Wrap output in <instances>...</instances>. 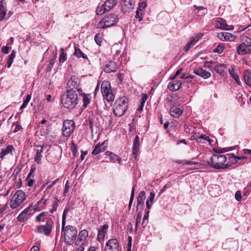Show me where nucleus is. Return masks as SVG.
Masks as SVG:
<instances>
[{
  "mask_svg": "<svg viewBox=\"0 0 251 251\" xmlns=\"http://www.w3.org/2000/svg\"><path fill=\"white\" fill-rule=\"evenodd\" d=\"M68 210H64L62 216V233L63 235L65 242L69 245H72L76 239L77 234V228L73 226H65L66 214Z\"/></svg>",
  "mask_w": 251,
  "mask_h": 251,
  "instance_id": "f257e3e1",
  "label": "nucleus"
},
{
  "mask_svg": "<svg viewBox=\"0 0 251 251\" xmlns=\"http://www.w3.org/2000/svg\"><path fill=\"white\" fill-rule=\"evenodd\" d=\"M95 41L96 43V44L98 45H100L101 42V37L100 36V34H97L95 36Z\"/></svg>",
  "mask_w": 251,
  "mask_h": 251,
  "instance_id": "6e6d98bb",
  "label": "nucleus"
},
{
  "mask_svg": "<svg viewBox=\"0 0 251 251\" xmlns=\"http://www.w3.org/2000/svg\"><path fill=\"white\" fill-rule=\"evenodd\" d=\"M6 2L2 0L0 1V21H2L4 19L6 13Z\"/></svg>",
  "mask_w": 251,
  "mask_h": 251,
  "instance_id": "b1692460",
  "label": "nucleus"
},
{
  "mask_svg": "<svg viewBox=\"0 0 251 251\" xmlns=\"http://www.w3.org/2000/svg\"><path fill=\"white\" fill-rule=\"evenodd\" d=\"M101 92L102 96L108 101L114 100L115 96L111 90L110 83L107 81H103L101 85Z\"/></svg>",
  "mask_w": 251,
  "mask_h": 251,
  "instance_id": "423d86ee",
  "label": "nucleus"
},
{
  "mask_svg": "<svg viewBox=\"0 0 251 251\" xmlns=\"http://www.w3.org/2000/svg\"><path fill=\"white\" fill-rule=\"evenodd\" d=\"M146 7V3L145 1L140 2L139 3L138 7L137 9V11L144 12V10Z\"/></svg>",
  "mask_w": 251,
  "mask_h": 251,
  "instance_id": "603ef678",
  "label": "nucleus"
},
{
  "mask_svg": "<svg viewBox=\"0 0 251 251\" xmlns=\"http://www.w3.org/2000/svg\"><path fill=\"white\" fill-rule=\"evenodd\" d=\"M72 151L74 154H75L77 151V146L75 145L73 142H72Z\"/></svg>",
  "mask_w": 251,
  "mask_h": 251,
  "instance_id": "338daca9",
  "label": "nucleus"
},
{
  "mask_svg": "<svg viewBox=\"0 0 251 251\" xmlns=\"http://www.w3.org/2000/svg\"><path fill=\"white\" fill-rule=\"evenodd\" d=\"M212 64H213V63L211 61V62L206 61V62H204V66L206 68H211L212 67H213V66L212 65Z\"/></svg>",
  "mask_w": 251,
  "mask_h": 251,
  "instance_id": "0e129e2a",
  "label": "nucleus"
},
{
  "mask_svg": "<svg viewBox=\"0 0 251 251\" xmlns=\"http://www.w3.org/2000/svg\"><path fill=\"white\" fill-rule=\"evenodd\" d=\"M182 113V110L179 107L173 105L170 109L171 115L175 118L178 117Z\"/></svg>",
  "mask_w": 251,
  "mask_h": 251,
  "instance_id": "393cba45",
  "label": "nucleus"
},
{
  "mask_svg": "<svg viewBox=\"0 0 251 251\" xmlns=\"http://www.w3.org/2000/svg\"><path fill=\"white\" fill-rule=\"evenodd\" d=\"M194 73L204 79L208 78L211 76V74L209 72H206L201 68L195 69L194 70Z\"/></svg>",
  "mask_w": 251,
  "mask_h": 251,
  "instance_id": "aec40b11",
  "label": "nucleus"
},
{
  "mask_svg": "<svg viewBox=\"0 0 251 251\" xmlns=\"http://www.w3.org/2000/svg\"><path fill=\"white\" fill-rule=\"evenodd\" d=\"M67 85L69 88L71 89V90H73L74 88L76 87L77 86V78L76 76H71L68 80Z\"/></svg>",
  "mask_w": 251,
  "mask_h": 251,
  "instance_id": "bb28decb",
  "label": "nucleus"
},
{
  "mask_svg": "<svg viewBox=\"0 0 251 251\" xmlns=\"http://www.w3.org/2000/svg\"><path fill=\"white\" fill-rule=\"evenodd\" d=\"M181 85V81L176 80L169 83L168 85V88L172 91H176L180 88Z\"/></svg>",
  "mask_w": 251,
  "mask_h": 251,
  "instance_id": "4be33fe9",
  "label": "nucleus"
},
{
  "mask_svg": "<svg viewBox=\"0 0 251 251\" xmlns=\"http://www.w3.org/2000/svg\"><path fill=\"white\" fill-rule=\"evenodd\" d=\"M106 150V147L104 146V142L101 144H98L96 145L94 149L92 152V154L93 155H97L99 153L104 151Z\"/></svg>",
  "mask_w": 251,
  "mask_h": 251,
  "instance_id": "5701e85b",
  "label": "nucleus"
},
{
  "mask_svg": "<svg viewBox=\"0 0 251 251\" xmlns=\"http://www.w3.org/2000/svg\"><path fill=\"white\" fill-rule=\"evenodd\" d=\"M224 68L225 65L222 64H219L214 66V69L218 73L222 74L224 72Z\"/></svg>",
  "mask_w": 251,
  "mask_h": 251,
  "instance_id": "79ce46f5",
  "label": "nucleus"
},
{
  "mask_svg": "<svg viewBox=\"0 0 251 251\" xmlns=\"http://www.w3.org/2000/svg\"><path fill=\"white\" fill-rule=\"evenodd\" d=\"M217 36L222 41H233L235 39L234 35L228 32L219 33Z\"/></svg>",
  "mask_w": 251,
  "mask_h": 251,
  "instance_id": "2eb2a0df",
  "label": "nucleus"
},
{
  "mask_svg": "<svg viewBox=\"0 0 251 251\" xmlns=\"http://www.w3.org/2000/svg\"><path fill=\"white\" fill-rule=\"evenodd\" d=\"M105 154L106 155L109 157L111 161L115 162V161H117L119 164L121 163V159L116 154L109 151H106Z\"/></svg>",
  "mask_w": 251,
  "mask_h": 251,
  "instance_id": "c85d7f7f",
  "label": "nucleus"
},
{
  "mask_svg": "<svg viewBox=\"0 0 251 251\" xmlns=\"http://www.w3.org/2000/svg\"><path fill=\"white\" fill-rule=\"evenodd\" d=\"M241 193L240 191H238L236 192L235 195V198L237 201H240L241 200Z\"/></svg>",
  "mask_w": 251,
  "mask_h": 251,
  "instance_id": "bf43d9fd",
  "label": "nucleus"
},
{
  "mask_svg": "<svg viewBox=\"0 0 251 251\" xmlns=\"http://www.w3.org/2000/svg\"><path fill=\"white\" fill-rule=\"evenodd\" d=\"M134 188L133 187L132 192H131V196H130L129 202V208H130V207L132 204V201L134 199Z\"/></svg>",
  "mask_w": 251,
  "mask_h": 251,
  "instance_id": "4d7b16f0",
  "label": "nucleus"
},
{
  "mask_svg": "<svg viewBox=\"0 0 251 251\" xmlns=\"http://www.w3.org/2000/svg\"><path fill=\"white\" fill-rule=\"evenodd\" d=\"M192 46H193L192 45V43H190V42H189L188 43H187V44L184 47V50L187 52L189 50L190 48L191 47H192Z\"/></svg>",
  "mask_w": 251,
  "mask_h": 251,
  "instance_id": "e2e57ef3",
  "label": "nucleus"
},
{
  "mask_svg": "<svg viewBox=\"0 0 251 251\" xmlns=\"http://www.w3.org/2000/svg\"><path fill=\"white\" fill-rule=\"evenodd\" d=\"M227 157L225 155L214 154L213 155L210 161L208 162L209 165L216 169H225L230 167V164L225 163Z\"/></svg>",
  "mask_w": 251,
  "mask_h": 251,
  "instance_id": "7ed1b4c3",
  "label": "nucleus"
},
{
  "mask_svg": "<svg viewBox=\"0 0 251 251\" xmlns=\"http://www.w3.org/2000/svg\"><path fill=\"white\" fill-rule=\"evenodd\" d=\"M116 3V0H106L103 4L104 7H105V9L108 11L113 8Z\"/></svg>",
  "mask_w": 251,
  "mask_h": 251,
  "instance_id": "2f4dec72",
  "label": "nucleus"
},
{
  "mask_svg": "<svg viewBox=\"0 0 251 251\" xmlns=\"http://www.w3.org/2000/svg\"><path fill=\"white\" fill-rule=\"evenodd\" d=\"M148 98V95L146 94H142L141 103L145 104V101L147 100Z\"/></svg>",
  "mask_w": 251,
  "mask_h": 251,
  "instance_id": "052dcab7",
  "label": "nucleus"
},
{
  "mask_svg": "<svg viewBox=\"0 0 251 251\" xmlns=\"http://www.w3.org/2000/svg\"><path fill=\"white\" fill-rule=\"evenodd\" d=\"M108 228V225L107 224L100 226V229H99L97 236V239L100 242L103 240L105 234L107 232Z\"/></svg>",
  "mask_w": 251,
  "mask_h": 251,
  "instance_id": "dca6fc26",
  "label": "nucleus"
},
{
  "mask_svg": "<svg viewBox=\"0 0 251 251\" xmlns=\"http://www.w3.org/2000/svg\"><path fill=\"white\" fill-rule=\"evenodd\" d=\"M140 147V141L139 137L138 135H136L133 141V151H132V156L133 158L136 159L137 153L139 150Z\"/></svg>",
  "mask_w": 251,
  "mask_h": 251,
  "instance_id": "f3484780",
  "label": "nucleus"
},
{
  "mask_svg": "<svg viewBox=\"0 0 251 251\" xmlns=\"http://www.w3.org/2000/svg\"><path fill=\"white\" fill-rule=\"evenodd\" d=\"M146 199V193L144 191H141L138 195L137 199V208H138L139 206H143L144 204V201Z\"/></svg>",
  "mask_w": 251,
  "mask_h": 251,
  "instance_id": "cd10ccee",
  "label": "nucleus"
},
{
  "mask_svg": "<svg viewBox=\"0 0 251 251\" xmlns=\"http://www.w3.org/2000/svg\"><path fill=\"white\" fill-rule=\"evenodd\" d=\"M61 52L59 55V61L63 63L67 60V54L64 52L63 48H61Z\"/></svg>",
  "mask_w": 251,
  "mask_h": 251,
  "instance_id": "37998d69",
  "label": "nucleus"
},
{
  "mask_svg": "<svg viewBox=\"0 0 251 251\" xmlns=\"http://www.w3.org/2000/svg\"><path fill=\"white\" fill-rule=\"evenodd\" d=\"M215 26L216 27L227 30H231L233 29V26L232 25H228L226 21L223 19L218 18L215 20Z\"/></svg>",
  "mask_w": 251,
  "mask_h": 251,
  "instance_id": "f8f14e48",
  "label": "nucleus"
},
{
  "mask_svg": "<svg viewBox=\"0 0 251 251\" xmlns=\"http://www.w3.org/2000/svg\"><path fill=\"white\" fill-rule=\"evenodd\" d=\"M142 217V213L141 212H139L137 213L136 218V224H135V229L137 230V228L138 227V225L141 222Z\"/></svg>",
  "mask_w": 251,
  "mask_h": 251,
  "instance_id": "8fccbe9b",
  "label": "nucleus"
},
{
  "mask_svg": "<svg viewBox=\"0 0 251 251\" xmlns=\"http://www.w3.org/2000/svg\"><path fill=\"white\" fill-rule=\"evenodd\" d=\"M75 128V122L72 120H65L63 122L62 132L65 137H69Z\"/></svg>",
  "mask_w": 251,
  "mask_h": 251,
  "instance_id": "6e6552de",
  "label": "nucleus"
},
{
  "mask_svg": "<svg viewBox=\"0 0 251 251\" xmlns=\"http://www.w3.org/2000/svg\"><path fill=\"white\" fill-rule=\"evenodd\" d=\"M88 236V232L86 229L82 230L80 231L78 234L77 240L75 244L76 246H78L81 244L84 245V242Z\"/></svg>",
  "mask_w": 251,
  "mask_h": 251,
  "instance_id": "4468645a",
  "label": "nucleus"
},
{
  "mask_svg": "<svg viewBox=\"0 0 251 251\" xmlns=\"http://www.w3.org/2000/svg\"><path fill=\"white\" fill-rule=\"evenodd\" d=\"M128 102L125 97L120 98L117 100L113 105V113L116 116L121 117L127 110Z\"/></svg>",
  "mask_w": 251,
  "mask_h": 251,
  "instance_id": "20e7f679",
  "label": "nucleus"
},
{
  "mask_svg": "<svg viewBox=\"0 0 251 251\" xmlns=\"http://www.w3.org/2000/svg\"><path fill=\"white\" fill-rule=\"evenodd\" d=\"M15 57V52L13 51L9 55L7 60V67L10 68L13 62L14 58Z\"/></svg>",
  "mask_w": 251,
  "mask_h": 251,
  "instance_id": "ea45409f",
  "label": "nucleus"
},
{
  "mask_svg": "<svg viewBox=\"0 0 251 251\" xmlns=\"http://www.w3.org/2000/svg\"><path fill=\"white\" fill-rule=\"evenodd\" d=\"M232 150H233L232 147L225 148H222V149H220L217 150L216 152L220 153H224V152L231 151Z\"/></svg>",
  "mask_w": 251,
  "mask_h": 251,
  "instance_id": "864d4df0",
  "label": "nucleus"
},
{
  "mask_svg": "<svg viewBox=\"0 0 251 251\" xmlns=\"http://www.w3.org/2000/svg\"><path fill=\"white\" fill-rule=\"evenodd\" d=\"M200 136L202 139V140H204L207 141L209 142V144H211L212 140L210 139L208 136L204 134H202Z\"/></svg>",
  "mask_w": 251,
  "mask_h": 251,
  "instance_id": "680f3d73",
  "label": "nucleus"
},
{
  "mask_svg": "<svg viewBox=\"0 0 251 251\" xmlns=\"http://www.w3.org/2000/svg\"><path fill=\"white\" fill-rule=\"evenodd\" d=\"M117 70V67L116 63L113 61H109L106 64L104 70L106 73H109L115 72Z\"/></svg>",
  "mask_w": 251,
  "mask_h": 251,
  "instance_id": "6ab92c4d",
  "label": "nucleus"
},
{
  "mask_svg": "<svg viewBox=\"0 0 251 251\" xmlns=\"http://www.w3.org/2000/svg\"><path fill=\"white\" fill-rule=\"evenodd\" d=\"M242 44L245 45L246 46L249 47H251V38L247 36H244L242 38Z\"/></svg>",
  "mask_w": 251,
  "mask_h": 251,
  "instance_id": "a18cd8bd",
  "label": "nucleus"
},
{
  "mask_svg": "<svg viewBox=\"0 0 251 251\" xmlns=\"http://www.w3.org/2000/svg\"><path fill=\"white\" fill-rule=\"evenodd\" d=\"M244 79L246 84L251 87V71L246 70L244 73Z\"/></svg>",
  "mask_w": 251,
  "mask_h": 251,
  "instance_id": "7c9ffc66",
  "label": "nucleus"
},
{
  "mask_svg": "<svg viewBox=\"0 0 251 251\" xmlns=\"http://www.w3.org/2000/svg\"><path fill=\"white\" fill-rule=\"evenodd\" d=\"M118 16L115 14H110L103 17L97 24L98 28L104 29L114 25L118 22Z\"/></svg>",
  "mask_w": 251,
  "mask_h": 251,
  "instance_id": "39448f33",
  "label": "nucleus"
},
{
  "mask_svg": "<svg viewBox=\"0 0 251 251\" xmlns=\"http://www.w3.org/2000/svg\"><path fill=\"white\" fill-rule=\"evenodd\" d=\"M9 50V47L7 46H3L1 48V51L4 53H8Z\"/></svg>",
  "mask_w": 251,
  "mask_h": 251,
  "instance_id": "69168bd1",
  "label": "nucleus"
},
{
  "mask_svg": "<svg viewBox=\"0 0 251 251\" xmlns=\"http://www.w3.org/2000/svg\"><path fill=\"white\" fill-rule=\"evenodd\" d=\"M78 96L75 91L68 90L61 96V102L65 108L73 109L77 104Z\"/></svg>",
  "mask_w": 251,
  "mask_h": 251,
  "instance_id": "f03ea898",
  "label": "nucleus"
},
{
  "mask_svg": "<svg viewBox=\"0 0 251 251\" xmlns=\"http://www.w3.org/2000/svg\"><path fill=\"white\" fill-rule=\"evenodd\" d=\"M74 55L77 57L78 58L82 57L83 58H86V55L84 54L81 50L77 47H75V52L74 53Z\"/></svg>",
  "mask_w": 251,
  "mask_h": 251,
  "instance_id": "c9c22d12",
  "label": "nucleus"
},
{
  "mask_svg": "<svg viewBox=\"0 0 251 251\" xmlns=\"http://www.w3.org/2000/svg\"><path fill=\"white\" fill-rule=\"evenodd\" d=\"M46 157L48 161L52 163H56L59 160V153L52 150H47Z\"/></svg>",
  "mask_w": 251,
  "mask_h": 251,
  "instance_id": "9b49d317",
  "label": "nucleus"
},
{
  "mask_svg": "<svg viewBox=\"0 0 251 251\" xmlns=\"http://www.w3.org/2000/svg\"><path fill=\"white\" fill-rule=\"evenodd\" d=\"M30 99H31V96L30 95H28L26 96V98L25 99V100H24L23 103L22 104V105L20 107V109H24L26 106L27 104H28V103L30 101Z\"/></svg>",
  "mask_w": 251,
  "mask_h": 251,
  "instance_id": "09e8293b",
  "label": "nucleus"
},
{
  "mask_svg": "<svg viewBox=\"0 0 251 251\" xmlns=\"http://www.w3.org/2000/svg\"><path fill=\"white\" fill-rule=\"evenodd\" d=\"M155 196V194H154L152 192H151L150 194V196L148 197L146 201V205L148 209H150V208H151V205L154 201Z\"/></svg>",
  "mask_w": 251,
  "mask_h": 251,
  "instance_id": "473e14b6",
  "label": "nucleus"
},
{
  "mask_svg": "<svg viewBox=\"0 0 251 251\" xmlns=\"http://www.w3.org/2000/svg\"><path fill=\"white\" fill-rule=\"evenodd\" d=\"M52 223H47L46 225L40 226L37 227V231L40 233H44L48 235L50 233L52 229Z\"/></svg>",
  "mask_w": 251,
  "mask_h": 251,
  "instance_id": "ddd939ff",
  "label": "nucleus"
},
{
  "mask_svg": "<svg viewBox=\"0 0 251 251\" xmlns=\"http://www.w3.org/2000/svg\"><path fill=\"white\" fill-rule=\"evenodd\" d=\"M229 73L230 76L234 79L236 82L238 83H240V79L239 76L236 74L233 69H229Z\"/></svg>",
  "mask_w": 251,
  "mask_h": 251,
  "instance_id": "a19ab883",
  "label": "nucleus"
},
{
  "mask_svg": "<svg viewBox=\"0 0 251 251\" xmlns=\"http://www.w3.org/2000/svg\"><path fill=\"white\" fill-rule=\"evenodd\" d=\"M47 214V213L43 212L39 214L36 218V221L37 222L43 221L44 217L46 216Z\"/></svg>",
  "mask_w": 251,
  "mask_h": 251,
  "instance_id": "3c124183",
  "label": "nucleus"
},
{
  "mask_svg": "<svg viewBox=\"0 0 251 251\" xmlns=\"http://www.w3.org/2000/svg\"><path fill=\"white\" fill-rule=\"evenodd\" d=\"M149 212H150V209H148V210H146V213L144 216V218L143 220L142 225H144L146 223V221L148 220ZM146 225H147V223L145 225V226H146Z\"/></svg>",
  "mask_w": 251,
  "mask_h": 251,
  "instance_id": "5fc2aeb1",
  "label": "nucleus"
},
{
  "mask_svg": "<svg viewBox=\"0 0 251 251\" xmlns=\"http://www.w3.org/2000/svg\"><path fill=\"white\" fill-rule=\"evenodd\" d=\"M225 49V46L224 44L221 43L219 44L214 50V52L216 53H218L219 54H221L223 52V50Z\"/></svg>",
  "mask_w": 251,
  "mask_h": 251,
  "instance_id": "c03bdc74",
  "label": "nucleus"
},
{
  "mask_svg": "<svg viewBox=\"0 0 251 251\" xmlns=\"http://www.w3.org/2000/svg\"><path fill=\"white\" fill-rule=\"evenodd\" d=\"M202 33H199L196 35L195 36H193L192 38H191L189 42L190 43H192V45L193 46H194L196 44V43L199 40V39L202 38Z\"/></svg>",
  "mask_w": 251,
  "mask_h": 251,
  "instance_id": "e433bc0d",
  "label": "nucleus"
},
{
  "mask_svg": "<svg viewBox=\"0 0 251 251\" xmlns=\"http://www.w3.org/2000/svg\"><path fill=\"white\" fill-rule=\"evenodd\" d=\"M227 156H228V161L227 163L230 164H234L237 162V160L236 158V156H235L233 154H227Z\"/></svg>",
  "mask_w": 251,
  "mask_h": 251,
  "instance_id": "4c0bfd02",
  "label": "nucleus"
},
{
  "mask_svg": "<svg viewBox=\"0 0 251 251\" xmlns=\"http://www.w3.org/2000/svg\"><path fill=\"white\" fill-rule=\"evenodd\" d=\"M12 130L15 133L18 132L22 129V126L18 123H14L12 126Z\"/></svg>",
  "mask_w": 251,
  "mask_h": 251,
  "instance_id": "49530a36",
  "label": "nucleus"
},
{
  "mask_svg": "<svg viewBox=\"0 0 251 251\" xmlns=\"http://www.w3.org/2000/svg\"><path fill=\"white\" fill-rule=\"evenodd\" d=\"M144 12L136 10L135 18L138 19L139 21L142 20V15Z\"/></svg>",
  "mask_w": 251,
  "mask_h": 251,
  "instance_id": "13d9d810",
  "label": "nucleus"
},
{
  "mask_svg": "<svg viewBox=\"0 0 251 251\" xmlns=\"http://www.w3.org/2000/svg\"><path fill=\"white\" fill-rule=\"evenodd\" d=\"M26 196L23 191L18 190L13 196L10 206L11 208L15 209L20 205L25 199Z\"/></svg>",
  "mask_w": 251,
  "mask_h": 251,
  "instance_id": "0eeeda50",
  "label": "nucleus"
},
{
  "mask_svg": "<svg viewBox=\"0 0 251 251\" xmlns=\"http://www.w3.org/2000/svg\"><path fill=\"white\" fill-rule=\"evenodd\" d=\"M119 242L116 238L109 239L106 243L104 251H119Z\"/></svg>",
  "mask_w": 251,
  "mask_h": 251,
  "instance_id": "9d476101",
  "label": "nucleus"
},
{
  "mask_svg": "<svg viewBox=\"0 0 251 251\" xmlns=\"http://www.w3.org/2000/svg\"><path fill=\"white\" fill-rule=\"evenodd\" d=\"M78 246V247L76 249L75 251H84V245L81 244L80 245H79Z\"/></svg>",
  "mask_w": 251,
  "mask_h": 251,
  "instance_id": "774afa93",
  "label": "nucleus"
},
{
  "mask_svg": "<svg viewBox=\"0 0 251 251\" xmlns=\"http://www.w3.org/2000/svg\"><path fill=\"white\" fill-rule=\"evenodd\" d=\"M83 98V106L86 108L87 105L90 103L91 101V96L88 94H83L82 95Z\"/></svg>",
  "mask_w": 251,
  "mask_h": 251,
  "instance_id": "f704fd0d",
  "label": "nucleus"
},
{
  "mask_svg": "<svg viewBox=\"0 0 251 251\" xmlns=\"http://www.w3.org/2000/svg\"><path fill=\"white\" fill-rule=\"evenodd\" d=\"M176 162L178 164H187V165H195L197 164L198 163L196 162H193L191 161H187L185 160H177L176 161Z\"/></svg>",
  "mask_w": 251,
  "mask_h": 251,
  "instance_id": "de8ad7c7",
  "label": "nucleus"
},
{
  "mask_svg": "<svg viewBox=\"0 0 251 251\" xmlns=\"http://www.w3.org/2000/svg\"><path fill=\"white\" fill-rule=\"evenodd\" d=\"M237 50L238 53L241 55H244L251 52V49L243 44H241L238 46Z\"/></svg>",
  "mask_w": 251,
  "mask_h": 251,
  "instance_id": "a211bd4d",
  "label": "nucleus"
},
{
  "mask_svg": "<svg viewBox=\"0 0 251 251\" xmlns=\"http://www.w3.org/2000/svg\"><path fill=\"white\" fill-rule=\"evenodd\" d=\"M44 147L43 146H38L36 149V153L34 157V161L38 164L41 163V158L42 155L41 153L43 152Z\"/></svg>",
  "mask_w": 251,
  "mask_h": 251,
  "instance_id": "412c9836",
  "label": "nucleus"
},
{
  "mask_svg": "<svg viewBox=\"0 0 251 251\" xmlns=\"http://www.w3.org/2000/svg\"><path fill=\"white\" fill-rule=\"evenodd\" d=\"M57 180L58 179H57L55 180L54 181H52L50 184L49 185H48L47 187L46 190L44 192V195L42 198L43 200H44L45 201H47L49 199L50 195L48 194V190H49L50 188H51L52 187H53L54 186V185L56 183Z\"/></svg>",
  "mask_w": 251,
  "mask_h": 251,
  "instance_id": "72a5a7b5",
  "label": "nucleus"
},
{
  "mask_svg": "<svg viewBox=\"0 0 251 251\" xmlns=\"http://www.w3.org/2000/svg\"><path fill=\"white\" fill-rule=\"evenodd\" d=\"M135 5V0H123L121 2V10L125 14L128 13Z\"/></svg>",
  "mask_w": 251,
  "mask_h": 251,
  "instance_id": "1a4fd4ad",
  "label": "nucleus"
},
{
  "mask_svg": "<svg viewBox=\"0 0 251 251\" xmlns=\"http://www.w3.org/2000/svg\"><path fill=\"white\" fill-rule=\"evenodd\" d=\"M14 150V148L12 145H8L5 150H3L0 152V157L1 159H4L5 155L10 154L12 155V151Z\"/></svg>",
  "mask_w": 251,
  "mask_h": 251,
  "instance_id": "c756f323",
  "label": "nucleus"
},
{
  "mask_svg": "<svg viewBox=\"0 0 251 251\" xmlns=\"http://www.w3.org/2000/svg\"><path fill=\"white\" fill-rule=\"evenodd\" d=\"M108 10L105 9V7H104V4L100 6H98L96 9V13L97 15H101Z\"/></svg>",
  "mask_w": 251,
  "mask_h": 251,
  "instance_id": "58836bf2",
  "label": "nucleus"
},
{
  "mask_svg": "<svg viewBox=\"0 0 251 251\" xmlns=\"http://www.w3.org/2000/svg\"><path fill=\"white\" fill-rule=\"evenodd\" d=\"M29 209H25L18 216V219L20 222H24L26 221L29 218V214L28 213Z\"/></svg>",
  "mask_w": 251,
  "mask_h": 251,
  "instance_id": "a878e982",
  "label": "nucleus"
}]
</instances>
